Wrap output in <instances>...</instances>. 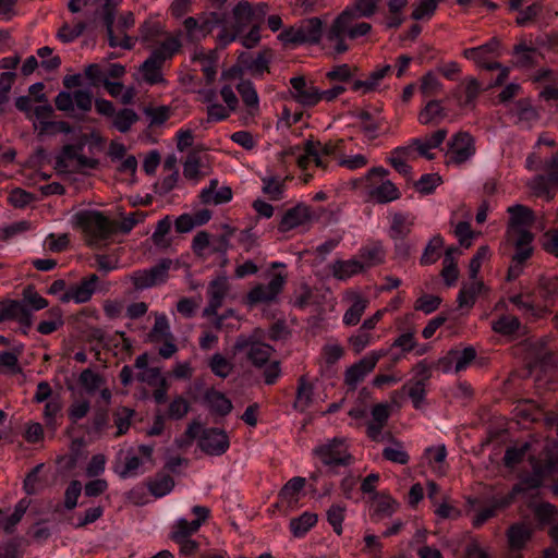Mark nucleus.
Masks as SVG:
<instances>
[{
    "label": "nucleus",
    "instance_id": "obj_34",
    "mask_svg": "<svg viewBox=\"0 0 558 558\" xmlns=\"http://www.w3.org/2000/svg\"><path fill=\"white\" fill-rule=\"evenodd\" d=\"M60 154H62L63 158L65 159L76 160V171H82L84 169H96L99 166L98 159L89 158L83 154H78L72 144L64 145Z\"/></svg>",
    "mask_w": 558,
    "mask_h": 558
},
{
    "label": "nucleus",
    "instance_id": "obj_48",
    "mask_svg": "<svg viewBox=\"0 0 558 558\" xmlns=\"http://www.w3.org/2000/svg\"><path fill=\"white\" fill-rule=\"evenodd\" d=\"M171 226L172 221L169 216H166L157 222L156 229L150 238L154 245L161 248H167L170 246L171 241L166 239V235L170 232Z\"/></svg>",
    "mask_w": 558,
    "mask_h": 558
},
{
    "label": "nucleus",
    "instance_id": "obj_37",
    "mask_svg": "<svg viewBox=\"0 0 558 558\" xmlns=\"http://www.w3.org/2000/svg\"><path fill=\"white\" fill-rule=\"evenodd\" d=\"M413 222L408 219V216L402 213H396L392 216L391 226L389 229V236L392 240L407 239L411 233Z\"/></svg>",
    "mask_w": 558,
    "mask_h": 558
},
{
    "label": "nucleus",
    "instance_id": "obj_42",
    "mask_svg": "<svg viewBox=\"0 0 558 558\" xmlns=\"http://www.w3.org/2000/svg\"><path fill=\"white\" fill-rule=\"evenodd\" d=\"M426 385L422 381L408 380L402 386V391L409 396L416 410L421 409L425 402Z\"/></svg>",
    "mask_w": 558,
    "mask_h": 558
},
{
    "label": "nucleus",
    "instance_id": "obj_20",
    "mask_svg": "<svg viewBox=\"0 0 558 558\" xmlns=\"http://www.w3.org/2000/svg\"><path fill=\"white\" fill-rule=\"evenodd\" d=\"M333 278L338 280H348L351 277L364 271V264L359 259H337L330 265Z\"/></svg>",
    "mask_w": 558,
    "mask_h": 558
},
{
    "label": "nucleus",
    "instance_id": "obj_47",
    "mask_svg": "<svg viewBox=\"0 0 558 558\" xmlns=\"http://www.w3.org/2000/svg\"><path fill=\"white\" fill-rule=\"evenodd\" d=\"M137 120L138 116L133 109L124 108L114 113L112 125L119 132L126 133Z\"/></svg>",
    "mask_w": 558,
    "mask_h": 558
},
{
    "label": "nucleus",
    "instance_id": "obj_39",
    "mask_svg": "<svg viewBox=\"0 0 558 558\" xmlns=\"http://www.w3.org/2000/svg\"><path fill=\"white\" fill-rule=\"evenodd\" d=\"M236 90L240 94L242 101L250 108L251 112L258 110L259 98L254 84L248 80H242L236 85Z\"/></svg>",
    "mask_w": 558,
    "mask_h": 558
},
{
    "label": "nucleus",
    "instance_id": "obj_16",
    "mask_svg": "<svg viewBox=\"0 0 558 558\" xmlns=\"http://www.w3.org/2000/svg\"><path fill=\"white\" fill-rule=\"evenodd\" d=\"M344 141H328L325 144L320 142L308 141L305 144V153L313 158L317 167L327 168V163L322 159L324 156H332L343 148Z\"/></svg>",
    "mask_w": 558,
    "mask_h": 558
},
{
    "label": "nucleus",
    "instance_id": "obj_64",
    "mask_svg": "<svg viewBox=\"0 0 558 558\" xmlns=\"http://www.w3.org/2000/svg\"><path fill=\"white\" fill-rule=\"evenodd\" d=\"M441 183V177L438 173L423 174L414 186L417 192L428 195Z\"/></svg>",
    "mask_w": 558,
    "mask_h": 558
},
{
    "label": "nucleus",
    "instance_id": "obj_29",
    "mask_svg": "<svg viewBox=\"0 0 558 558\" xmlns=\"http://www.w3.org/2000/svg\"><path fill=\"white\" fill-rule=\"evenodd\" d=\"M507 211L510 214L509 230L529 226L534 220L533 210L524 205L517 204L510 206Z\"/></svg>",
    "mask_w": 558,
    "mask_h": 558
},
{
    "label": "nucleus",
    "instance_id": "obj_5",
    "mask_svg": "<svg viewBox=\"0 0 558 558\" xmlns=\"http://www.w3.org/2000/svg\"><path fill=\"white\" fill-rule=\"evenodd\" d=\"M447 145L448 165L461 166L470 160L476 151L474 137L469 132L460 131L456 133Z\"/></svg>",
    "mask_w": 558,
    "mask_h": 558
},
{
    "label": "nucleus",
    "instance_id": "obj_2",
    "mask_svg": "<svg viewBox=\"0 0 558 558\" xmlns=\"http://www.w3.org/2000/svg\"><path fill=\"white\" fill-rule=\"evenodd\" d=\"M323 36V22L319 17H310L299 25L289 27L280 33L278 38L286 45H316Z\"/></svg>",
    "mask_w": 558,
    "mask_h": 558
},
{
    "label": "nucleus",
    "instance_id": "obj_10",
    "mask_svg": "<svg viewBox=\"0 0 558 558\" xmlns=\"http://www.w3.org/2000/svg\"><path fill=\"white\" fill-rule=\"evenodd\" d=\"M99 277L96 274H90L83 277L78 283L71 286L68 290L59 296L61 303H69L74 301L77 304L90 301L97 290Z\"/></svg>",
    "mask_w": 558,
    "mask_h": 558
},
{
    "label": "nucleus",
    "instance_id": "obj_52",
    "mask_svg": "<svg viewBox=\"0 0 558 558\" xmlns=\"http://www.w3.org/2000/svg\"><path fill=\"white\" fill-rule=\"evenodd\" d=\"M78 383L87 393L94 395L96 390H98L105 383V380L98 373L90 368H85L80 374Z\"/></svg>",
    "mask_w": 558,
    "mask_h": 558
},
{
    "label": "nucleus",
    "instance_id": "obj_1",
    "mask_svg": "<svg viewBox=\"0 0 558 558\" xmlns=\"http://www.w3.org/2000/svg\"><path fill=\"white\" fill-rule=\"evenodd\" d=\"M75 225L80 228L88 244L108 239L116 230L114 221L98 210H82L74 216Z\"/></svg>",
    "mask_w": 558,
    "mask_h": 558
},
{
    "label": "nucleus",
    "instance_id": "obj_8",
    "mask_svg": "<svg viewBox=\"0 0 558 558\" xmlns=\"http://www.w3.org/2000/svg\"><path fill=\"white\" fill-rule=\"evenodd\" d=\"M287 277L281 274H275L267 284H257L252 288L246 295V303L255 305L258 303H269L277 299L283 290Z\"/></svg>",
    "mask_w": 558,
    "mask_h": 558
},
{
    "label": "nucleus",
    "instance_id": "obj_11",
    "mask_svg": "<svg viewBox=\"0 0 558 558\" xmlns=\"http://www.w3.org/2000/svg\"><path fill=\"white\" fill-rule=\"evenodd\" d=\"M198 446L209 456H221L230 447V440L223 429L217 427L204 428L199 436Z\"/></svg>",
    "mask_w": 558,
    "mask_h": 558
},
{
    "label": "nucleus",
    "instance_id": "obj_23",
    "mask_svg": "<svg viewBox=\"0 0 558 558\" xmlns=\"http://www.w3.org/2000/svg\"><path fill=\"white\" fill-rule=\"evenodd\" d=\"M163 63L158 54H149V57L141 65V72L146 83L150 85L162 83V66Z\"/></svg>",
    "mask_w": 558,
    "mask_h": 558
},
{
    "label": "nucleus",
    "instance_id": "obj_26",
    "mask_svg": "<svg viewBox=\"0 0 558 558\" xmlns=\"http://www.w3.org/2000/svg\"><path fill=\"white\" fill-rule=\"evenodd\" d=\"M205 402L210 412L226 416L232 411V403L222 392L210 389L205 393Z\"/></svg>",
    "mask_w": 558,
    "mask_h": 558
},
{
    "label": "nucleus",
    "instance_id": "obj_13",
    "mask_svg": "<svg viewBox=\"0 0 558 558\" xmlns=\"http://www.w3.org/2000/svg\"><path fill=\"white\" fill-rule=\"evenodd\" d=\"M290 84L293 88L292 98L303 107H314L322 100L319 88L307 82L304 76L290 78Z\"/></svg>",
    "mask_w": 558,
    "mask_h": 558
},
{
    "label": "nucleus",
    "instance_id": "obj_22",
    "mask_svg": "<svg viewBox=\"0 0 558 558\" xmlns=\"http://www.w3.org/2000/svg\"><path fill=\"white\" fill-rule=\"evenodd\" d=\"M533 530L525 523H514L507 531L511 550H521L531 539Z\"/></svg>",
    "mask_w": 558,
    "mask_h": 558
},
{
    "label": "nucleus",
    "instance_id": "obj_9",
    "mask_svg": "<svg viewBox=\"0 0 558 558\" xmlns=\"http://www.w3.org/2000/svg\"><path fill=\"white\" fill-rule=\"evenodd\" d=\"M390 405L388 403H377L371 410L372 418L366 424V436L376 442L391 439V433H383L390 417Z\"/></svg>",
    "mask_w": 558,
    "mask_h": 558
},
{
    "label": "nucleus",
    "instance_id": "obj_31",
    "mask_svg": "<svg viewBox=\"0 0 558 558\" xmlns=\"http://www.w3.org/2000/svg\"><path fill=\"white\" fill-rule=\"evenodd\" d=\"M318 517L313 512H303L296 518H292L289 527L294 537H303L317 523Z\"/></svg>",
    "mask_w": 558,
    "mask_h": 558
},
{
    "label": "nucleus",
    "instance_id": "obj_54",
    "mask_svg": "<svg viewBox=\"0 0 558 558\" xmlns=\"http://www.w3.org/2000/svg\"><path fill=\"white\" fill-rule=\"evenodd\" d=\"M87 24L84 21L77 22L74 26L63 23L57 32V38L64 44H69L78 38L86 29Z\"/></svg>",
    "mask_w": 558,
    "mask_h": 558
},
{
    "label": "nucleus",
    "instance_id": "obj_4",
    "mask_svg": "<svg viewBox=\"0 0 558 558\" xmlns=\"http://www.w3.org/2000/svg\"><path fill=\"white\" fill-rule=\"evenodd\" d=\"M233 352L245 353L247 361L256 368L264 367L270 360L274 348L269 344L254 341L252 338L240 335L233 345Z\"/></svg>",
    "mask_w": 558,
    "mask_h": 558
},
{
    "label": "nucleus",
    "instance_id": "obj_43",
    "mask_svg": "<svg viewBox=\"0 0 558 558\" xmlns=\"http://www.w3.org/2000/svg\"><path fill=\"white\" fill-rule=\"evenodd\" d=\"M378 0H356L353 7H348L343 11H349V22L359 17H369L377 9Z\"/></svg>",
    "mask_w": 558,
    "mask_h": 558
},
{
    "label": "nucleus",
    "instance_id": "obj_46",
    "mask_svg": "<svg viewBox=\"0 0 558 558\" xmlns=\"http://www.w3.org/2000/svg\"><path fill=\"white\" fill-rule=\"evenodd\" d=\"M514 110L519 122L525 123L526 126H531V124L536 122L539 118L537 110L527 99L518 100Z\"/></svg>",
    "mask_w": 558,
    "mask_h": 558
},
{
    "label": "nucleus",
    "instance_id": "obj_38",
    "mask_svg": "<svg viewBox=\"0 0 558 558\" xmlns=\"http://www.w3.org/2000/svg\"><path fill=\"white\" fill-rule=\"evenodd\" d=\"M444 246V239L440 234L434 235L427 243L420 263L423 266L435 264L441 256V248Z\"/></svg>",
    "mask_w": 558,
    "mask_h": 558
},
{
    "label": "nucleus",
    "instance_id": "obj_6",
    "mask_svg": "<svg viewBox=\"0 0 558 558\" xmlns=\"http://www.w3.org/2000/svg\"><path fill=\"white\" fill-rule=\"evenodd\" d=\"M462 54L481 69L493 71L501 68V63L494 61V59L500 57V41L496 37L478 47L464 49Z\"/></svg>",
    "mask_w": 558,
    "mask_h": 558
},
{
    "label": "nucleus",
    "instance_id": "obj_60",
    "mask_svg": "<svg viewBox=\"0 0 558 558\" xmlns=\"http://www.w3.org/2000/svg\"><path fill=\"white\" fill-rule=\"evenodd\" d=\"M442 89V84L432 71L424 74L421 78L420 92L425 97L437 95Z\"/></svg>",
    "mask_w": 558,
    "mask_h": 558
},
{
    "label": "nucleus",
    "instance_id": "obj_56",
    "mask_svg": "<svg viewBox=\"0 0 558 558\" xmlns=\"http://www.w3.org/2000/svg\"><path fill=\"white\" fill-rule=\"evenodd\" d=\"M530 447L529 442H524L521 446L508 447L502 459L505 466L512 469L519 464L526 456Z\"/></svg>",
    "mask_w": 558,
    "mask_h": 558
},
{
    "label": "nucleus",
    "instance_id": "obj_24",
    "mask_svg": "<svg viewBox=\"0 0 558 558\" xmlns=\"http://www.w3.org/2000/svg\"><path fill=\"white\" fill-rule=\"evenodd\" d=\"M31 308L19 300L5 299L0 301V323L8 320L19 322Z\"/></svg>",
    "mask_w": 558,
    "mask_h": 558
},
{
    "label": "nucleus",
    "instance_id": "obj_17",
    "mask_svg": "<svg viewBox=\"0 0 558 558\" xmlns=\"http://www.w3.org/2000/svg\"><path fill=\"white\" fill-rule=\"evenodd\" d=\"M349 19V11H342L335 19L327 32V39L336 43L335 51L338 54L344 53L349 49L344 41L345 28H348Z\"/></svg>",
    "mask_w": 558,
    "mask_h": 558
},
{
    "label": "nucleus",
    "instance_id": "obj_62",
    "mask_svg": "<svg viewBox=\"0 0 558 558\" xmlns=\"http://www.w3.org/2000/svg\"><path fill=\"white\" fill-rule=\"evenodd\" d=\"M62 410V402L59 396L50 398L44 408V420L48 427H57V415Z\"/></svg>",
    "mask_w": 558,
    "mask_h": 558
},
{
    "label": "nucleus",
    "instance_id": "obj_51",
    "mask_svg": "<svg viewBox=\"0 0 558 558\" xmlns=\"http://www.w3.org/2000/svg\"><path fill=\"white\" fill-rule=\"evenodd\" d=\"M167 338H172L168 319L165 315L156 316L155 324L147 335V340L157 343Z\"/></svg>",
    "mask_w": 558,
    "mask_h": 558
},
{
    "label": "nucleus",
    "instance_id": "obj_55",
    "mask_svg": "<svg viewBox=\"0 0 558 558\" xmlns=\"http://www.w3.org/2000/svg\"><path fill=\"white\" fill-rule=\"evenodd\" d=\"M514 54L517 57L515 65L519 68H532L536 64L537 51L533 47H527L524 44L514 47Z\"/></svg>",
    "mask_w": 558,
    "mask_h": 558
},
{
    "label": "nucleus",
    "instance_id": "obj_27",
    "mask_svg": "<svg viewBox=\"0 0 558 558\" xmlns=\"http://www.w3.org/2000/svg\"><path fill=\"white\" fill-rule=\"evenodd\" d=\"M255 10L246 0L240 1L232 10V26L242 33L253 21Z\"/></svg>",
    "mask_w": 558,
    "mask_h": 558
},
{
    "label": "nucleus",
    "instance_id": "obj_61",
    "mask_svg": "<svg viewBox=\"0 0 558 558\" xmlns=\"http://www.w3.org/2000/svg\"><path fill=\"white\" fill-rule=\"evenodd\" d=\"M544 170L546 175H538L537 180L547 182V184L558 190V151L545 162Z\"/></svg>",
    "mask_w": 558,
    "mask_h": 558
},
{
    "label": "nucleus",
    "instance_id": "obj_32",
    "mask_svg": "<svg viewBox=\"0 0 558 558\" xmlns=\"http://www.w3.org/2000/svg\"><path fill=\"white\" fill-rule=\"evenodd\" d=\"M148 490L156 498H160L169 494L174 487V480L165 473H157L147 482Z\"/></svg>",
    "mask_w": 558,
    "mask_h": 558
},
{
    "label": "nucleus",
    "instance_id": "obj_57",
    "mask_svg": "<svg viewBox=\"0 0 558 558\" xmlns=\"http://www.w3.org/2000/svg\"><path fill=\"white\" fill-rule=\"evenodd\" d=\"M201 157L196 151L187 154L186 159L183 163V175L187 180L198 181L202 178L201 174Z\"/></svg>",
    "mask_w": 558,
    "mask_h": 558
},
{
    "label": "nucleus",
    "instance_id": "obj_63",
    "mask_svg": "<svg viewBox=\"0 0 558 558\" xmlns=\"http://www.w3.org/2000/svg\"><path fill=\"white\" fill-rule=\"evenodd\" d=\"M454 360V371L457 373L465 369L476 357V351L472 347L464 348L462 351H451Z\"/></svg>",
    "mask_w": 558,
    "mask_h": 558
},
{
    "label": "nucleus",
    "instance_id": "obj_45",
    "mask_svg": "<svg viewBox=\"0 0 558 558\" xmlns=\"http://www.w3.org/2000/svg\"><path fill=\"white\" fill-rule=\"evenodd\" d=\"M163 27L159 21H145L140 27V38L143 43L153 45L163 34Z\"/></svg>",
    "mask_w": 558,
    "mask_h": 558
},
{
    "label": "nucleus",
    "instance_id": "obj_44",
    "mask_svg": "<svg viewBox=\"0 0 558 558\" xmlns=\"http://www.w3.org/2000/svg\"><path fill=\"white\" fill-rule=\"evenodd\" d=\"M360 258V262L364 264L365 269L366 267H373L381 264L385 259V252L381 245L371 244L361 248Z\"/></svg>",
    "mask_w": 558,
    "mask_h": 558
},
{
    "label": "nucleus",
    "instance_id": "obj_41",
    "mask_svg": "<svg viewBox=\"0 0 558 558\" xmlns=\"http://www.w3.org/2000/svg\"><path fill=\"white\" fill-rule=\"evenodd\" d=\"M368 301L360 294H356L352 305L343 315V323L348 326H355L361 320L363 313L367 307Z\"/></svg>",
    "mask_w": 558,
    "mask_h": 558
},
{
    "label": "nucleus",
    "instance_id": "obj_15",
    "mask_svg": "<svg viewBox=\"0 0 558 558\" xmlns=\"http://www.w3.org/2000/svg\"><path fill=\"white\" fill-rule=\"evenodd\" d=\"M482 83L475 77H465L452 92L460 108H474L477 97L484 92Z\"/></svg>",
    "mask_w": 558,
    "mask_h": 558
},
{
    "label": "nucleus",
    "instance_id": "obj_3",
    "mask_svg": "<svg viewBox=\"0 0 558 558\" xmlns=\"http://www.w3.org/2000/svg\"><path fill=\"white\" fill-rule=\"evenodd\" d=\"M313 454L326 466H347L352 462V456L342 438H332L316 446Z\"/></svg>",
    "mask_w": 558,
    "mask_h": 558
},
{
    "label": "nucleus",
    "instance_id": "obj_33",
    "mask_svg": "<svg viewBox=\"0 0 558 558\" xmlns=\"http://www.w3.org/2000/svg\"><path fill=\"white\" fill-rule=\"evenodd\" d=\"M305 486V478L295 476L289 480L279 492V500L288 505L298 502L299 494Z\"/></svg>",
    "mask_w": 558,
    "mask_h": 558
},
{
    "label": "nucleus",
    "instance_id": "obj_14",
    "mask_svg": "<svg viewBox=\"0 0 558 558\" xmlns=\"http://www.w3.org/2000/svg\"><path fill=\"white\" fill-rule=\"evenodd\" d=\"M228 292L229 282L227 277L220 276L211 280L207 287L208 304L204 308L203 315L206 317L216 316Z\"/></svg>",
    "mask_w": 558,
    "mask_h": 558
},
{
    "label": "nucleus",
    "instance_id": "obj_59",
    "mask_svg": "<svg viewBox=\"0 0 558 558\" xmlns=\"http://www.w3.org/2000/svg\"><path fill=\"white\" fill-rule=\"evenodd\" d=\"M208 365L210 371L220 378H227L233 369V364L220 353H215Z\"/></svg>",
    "mask_w": 558,
    "mask_h": 558
},
{
    "label": "nucleus",
    "instance_id": "obj_28",
    "mask_svg": "<svg viewBox=\"0 0 558 558\" xmlns=\"http://www.w3.org/2000/svg\"><path fill=\"white\" fill-rule=\"evenodd\" d=\"M369 196L378 204H386L399 199L401 193L390 180H386L372 189Z\"/></svg>",
    "mask_w": 558,
    "mask_h": 558
},
{
    "label": "nucleus",
    "instance_id": "obj_12",
    "mask_svg": "<svg viewBox=\"0 0 558 558\" xmlns=\"http://www.w3.org/2000/svg\"><path fill=\"white\" fill-rule=\"evenodd\" d=\"M381 356V353L373 351L359 362L348 367L344 373V384L351 389H355L357 384L364 380V378L373 372Z\"/></svg>",
    "mask_w": 558,
    "mask_h": 558
},
{
    "label": "nucleus",
    "instance_id": "obj_19",
    "mask_svg": "<svg viewBox=\"0 0 558 558\" xmlns=\"http://www.w3.org/2000/svg\"><path fill=\"white\" fill-rule=\"evenodd\" d=\"M310 218L311 215L308 207L304 205H296L283 214L278 225V230L280 232H288L296 227L303 226L310 220Z\"/></svg>",
    "mask_w": 558,
    "mask_h": 558
},
{
    "label": "nucleus",
    "instance_id": "obj_30",
    "mask_svg": "<svg viewBox=\"0 0 558 558\" xmlns=\"http://www.w3.org/2000/svg\"><path fill=\"white\" fill-rule=\"evenodd\" d=\"M113 22L114 16L111 12H106L104 16V23L107 28L108 41L110 47H121L123 49H132L136 43V38L130 37L126 34H123V37L120 39L119 36L113 33Z\"/></svg>",
    "mask_w": 558,
    "mask_h": 558
},
{
    "label": "nucleus",
    "instance_id": "obj_50",
    "mask_svg": "<svg viewBox=\"0 0 558 558\" xmlns=\"http://www.w3.org/2000/svg\"><path fill=\"white\" fill-rule=\"evenodd\" d=\"M284 181L286 180H280L278 177L274 175L264 177L262 178V191L264 194L268 195L270 199L279 201L282 198L284 192Z\"/></svg>",
    "mask_w": 558,
    "mask_h": 558
},
{
    "label": "nucleus",
    "instance_id": "obj_7",
    "mask_svg": "<svg viewBox=\"0 0 558 558\" xmlns=\"http://www.w3.org/2000/svg\"><path fill=\"white\" fill-rule=\"evenodd\" d=\"M170 265V259H162L159 264L149 269L133 271L130 275V280L136 290L151 288L166 281Z\"/></svg>",
    "mask_w": 558,
    "mask_h": 558
},
{
    "label": "nucleus",
    "instance_id": "obj_25",
    "mask_svg": "<svg viewBox=\"0 0 558 558\" xmlns=\"http://www.w3.org/2000/svg\"><path fill=\"white\" fill-rule=\"evenodd\" d=\"M447 113L439 100H429L418 112V122L423 125L438 124Z\"/></svg>",
    "mask_w": 558,
    "mask_h": 558
},
{
    "label": "nucleus",
    "instance_id": "obj_21",
    "mask_svg": "<svg viewBox=\"0 0 558 558\" xmlns=\"http://www.w3.org/2000/svg\"><path fill=\"white\" fill-rule=\"evenodd\" d=\"M391 72V65L386 64L377 68L368 74L365 80H356L352 83L353 92L363 90L364 94L374 92L380 84L381 80Z\"/></svg>",
    "mask_w": 558,
    "mask_h": 558
},
{
    "label": "nucleus",
    "instance_id": "obj_53",
    "mask_svg": "<svg viewBox=\"0 0 558 558\" xmlns=\"http://www.w3.org/2000/svg\"><path fill=\"white\" fill-rule=\"evenodd\" d=\"M181 48V41L178 37L170 36L166 38L150 54H158L162 62L171 59Z\"/></svg>",
    "mask_w": 558,
    "mask_h": 558
},
{
    "label": "nucleus",
    "instance_id": "obj_36",
    "mask_svg": "<svg viewBox=\"0 0 558 558\" xmlns=\"http://www.w3.org/2000/svg\"><path fill=\"white\" fill-rule=\"evenodd\" d=\"M521 322L513 315H501L492 322V329L501 336H513L521 328Z\"/></svg>",
    "mask_w": 558,
    "mask_h": 558
},
{
    "label": "nucleus",
    "instance_id": "obj_35",
    "mask_svg": "<svg viewBox=\"0 0 558 558\" xmlns=\"http://www.w3.org/2000/svg\"><path fill=\"white\" fill-rule=\"evenodd\" d=\"M483 287V281H472L471 283H463L457 298L459 307H472L475 304L476 296L481 292Z\"/></svg>",
    "mask_w": 558,
    "mask_h": 558
},
{
    "label": "nucleus",
    "instance_id": "obj_49",
    "mask_svg": "<svg viewBox=\"0 0 558 558\" xmlns=\"http://www.w3.org/2000/svg\"><path fill=\"white\" fill-rule=\"evenodd\" d=\"M198 530V521H187L186 519H179L172 527L170 537L172 541L190 538V536L196 533Z\"/></svg>",
    "mask_w": 558,
    "mask_h": 558
},
{
    "label": "nucleus",
    "instance_id": "obj_40",
    "mask_svg": "<svg viewBox=\"0 0 558 558\" xmlns=\"http://www.w3.org/2000/svg\"><path fill=\"white\" fill-rule=\"evenodd\" d=\"M313 385L304 376L299 378L294 408L305 411L312 403Z\"/></svg>",
    "mask_w": 558,
    "mask_h": 558
},
{
    "label": "nucleus",
    "instance_id": "obj_18",
    "mask_svg": "<svg viewBox=\"0 0 558 558\" xmlns=\"http://www.w3.org/2000/svg\"><path fill=\"white\" fill-rule=\"evenodd\" d=\"M447 130L439 129L424 138H413L412 144L415 145V149L420 156L427 160L435 159V154L430 153L432 149L438 148L447 137Z\"/></svg>",
    "mask_w": 558,
    "mask_h": 558
},
{
    "label": "nucleus",
    "instance_id": "obj_58",
    "mask_svg": "<svg viewBox=\"0 0 558 558\" xmlns=\"http://www.w3.org/2000/svg\"><path fill=\"white\" fill-rule=\"evenodd\" d=\"M390 440L393 441L395 447H386L383 450L384 459L402 465L408 464L410 461V456L403 449L402 444L398 440H395L393 437Z\"/></svg>",
    "mask_w": 558,
    "mask_h": 558
}]
</instances>
